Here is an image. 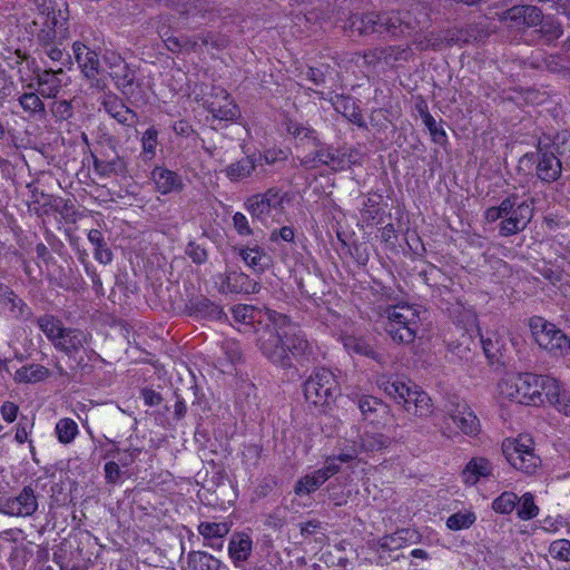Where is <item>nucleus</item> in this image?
I'll return each mask as SVG.
<instances>
[{"label":"nucleus","instance_id":"obj_15","mask_svg":"<svg viewBox=\"0 0 570 570\" xmlns=\"http://www.w3.org/2000/svg\"><path fill=\"white\" fill-rule=\"evenodd\" d=\"M415 28L410 12L391 11L381 13L382 35L410 36Z\"/></svg>","mask_w":570,"mask_h":570},{"label":"nucleus","instance_id":"obj_55","mask_svg":"<svg viewBox=\"0 0 570 570\" xmlns=\"http://www.w3.org/2000/svg\"><path fill=\"white\" fill-rule=\"evenodd\" d=\"M409 530H400L391 535H386L381 541V547L389 550H396L401 548L406 541Z\"/></svg>","mask_w":570,"mask_h":570},{"label":"nucleus","instance_id":"obj_23","mask_svg":"<svg viewBox=\"0 0 570 570\" xmlns=\"http://www.w3.org/2000/svg\"><path fill=\"white\" fill-rule=\"evenodd\" d=\"M348 22L351 30L353 32L356 31L360 36L382 35L381 13L353 14L350 17Z\"/></svg>","mask_w":570,"mask_h":570},{"label":"nucleus","instance_id":"obj_30","mask_svg":"<svg viewBox=\"0 0 570 570\" xmlns=\"http://www.w3.org/2000/svg\"><path fill=\"white\" fill-rule=\"evenodd\" d=\"M255 168L256 159L253 156H246L228 165L225 168V174L232 181H239L249 177Z\"/></svg>","mask_w":570,"mask_h":570},{"label":"nucleus","instance_id":"obj_61","mask_svg":"<svg viewBox=\"0 0 570 570\" xmlns=\"http://www.w3.org/2000/svg\"><path fill=\"white\" fill-rule=\"evenodd\" d=\"M158 33L164 39L165 45L169 51L178 52L184 50L183 37L167 36L168 32H163L160 29H158Z\"/></svg>","mask_w":570,"mask_h":570},{"label":"nucleus","instance_id":"obj_37","mask_svg":"<svg viewBox=\"0 0 570 570\" xmlns=\"http://www.w3.org/2000/svg\"><path fill=\"white\" fill-rule=\"evenodd\" d=\"M358 407L365 420L374 422L375 414H389V407L382 401L373 396H362L358 401Z\"/></svg>","mask_w":570,"mask_h":570},{"label":"nucleus","instance_id":"obj_28","mask_svg":"<svg viewBox=\"0 0 570 570\" xmlns=\"http://www.w3.org/2000/svg\"><path fill=\"white\" fill-rule=\"evenodd\" d=\"M228 552L235 563L244 562L252 552V539L244 533H235L230 538Z\"/></svg>","mask_w":570,"mask_h":570},{"label":"nucleus","instance_id":"obj_2","mask_svg":"<svg viewBox=\"0 0 570 570\" xmlns=\"http://www.w3.org/2000/svg\"><path fill=\"white\" fill-rule=\"evenodd\" d=\"M518 196L511 195L504 198L499 206L490 207L484 213L487 223H494L500 218L499 233L509 237L524 230L533 217V198H528L517 204Z\"/></svg>","mask_w":570,"mask_h":570},{"label":"nucleus","instance_id":"obj_25","mask_svg":"<svg viewBox=\"0 0 570 570\" xmlns=\"http://www.w3.org/2000/svg\"><path fill=\"white\" fill-rule=\"evenodd\" d=\"M491 462L483 458H472L465 465L462 476L466 484L474 485L481 478H488L492 474Z\"/></svg>","mask_w":570,"mask_h":570},{"label":"nucleus","instance_id":"obj_52","mask_svg":"<svg viewBox=\"0 0 570 570\" xmlns=\"http://www.w3.org/2000/svg\"><path fill=\"white\" fill-rule=\"evenodd\" d=\"M475 521L473 513H454L446 520V525L451 530H462L472 525Z\"/></svg>","mask_w":570,"mask_h":570},{"label":"nucleus","instance_id":"obj_35","mask_svg":"<svg viewBox=\"0 0 570 570\" xmlns=\"http://www.w3.org/2000/svg\"><path fill=\"white\" fill-rule=\"evenodd\" d=\"M88 240L95 246V258L101 264H109L112 261V253L107 246L99 229H90Z\"/></svg>","mask_w":570,"mask_h":570},{"label":"nucleus","instance_id":"obj_29","mask_svg":"<svg viewBox=\"0 0 570 570\" xmlns=\"http://www.w3.org/2000/svg\"><path fill=\"white\" fill-rule=\"evenodd\" d=\"M94 170L97 175L109 177L111 175H125L127 173V164L120 156H116L111 160H102L94 157Z\"/></svg>","mask_w":570,"mask_h":570},{"label":"nucleus","instance_id":"obj_9","mask_svg":"<svg viewBox=\"0 0 570 570\" xmlns=\"http://www.w3.org/2000/svg\"><path fill=\"white\" fill-rule=\"evenodd\" d=\"M72 50L81 72L90 81L91 87L104 90L107 83L101 75L98 53L78 41L73 43Z\"/></svg>","mask_w":570,"mask_h":570},{"label":"nucleus","instance_id":"obj_7","mask_svg":"<svg viewBox=\"0 0 570 570\" xmlns=\"http://www.w3.org/2000/svg\"><path fill=\"white\" fill-rule=\"evenodd\" d=\"M444 426L442 429V434L445 436H450L452 431L450 425L448 424V420H451L459 432L473 435L479 431V420L475 414L471 411L465 401L461 400L458 396H451L446 400L444 406Z\"/></svg>","mask_w":570,"mask_h":570},{"label":"nucleus","instance_id":"obj_47","mask_svg":"<svg viewBox=\"0 0 570 570\" xmlns=\"http://www.w3.org/2000/svg\"><path fill=\"white\" fill-rule=\"evenodd\" d=\"M540 381L542 385L539 387L540 396L547 399L549 403H552L554 399H557L563 389H561L559 382L548 375H540Z\"/></svg>","mask_w":570,"mask_h":570},{"label":"nucleus","instance_id":"obj_32","mask_svg":"<svg viewBox=\"0 0 570 570\" xmlns=\"http://www.w3.org/2000/svg\"><path fill=\"white\" fill-rule=\"evenodd\" d=\"M19 105L23 111L28 112L31 117L43 119L47 115L43 101L36 92H24L19 97Z\"/></svg>","mask_w":570,"mask_h":570},{"label":"nucleus","instance_id":"obj_19","mask_svg":"<svg viewBox=\"0 0 570 570\" xmlns=\"http://www.w3.org/2000/svg\"><path fill=\"white\" fill-rule=\"evenodd\" d=\"M102 107L120 125L132 126L138 119L137 114L128 108L116 95H106L102 100Z\"/></svg>","mask_w":570,"mask_h":570},{"label":"nucleus","instance_id":"obj_14","mask_svg":"<svg viewBox=\"0 0 570 570\" xmlns=\"http://www.w3.org/2000/svg\"><path fill=\"white\" fill-rule=\"evenodd\" d=\"M541 10L534 6H514L502 13L501 20L510 28L522 29L541 22Z\"/></svg>","mask_w":570,"mask_h":570},{"label":"nucleus","instance_id":"obj_41","mask_svg":"<svg viewBox=\"0 0 570 570\" xmlns=\"http://www.w3.org/2000/svg\"><path fill=\"white\" fill-rule=\"evenodd\" d=\"M158 146V130L155 127H149L141 137V153L140 157L144 161H150L156 156V148Z\"/></svg>","mask_w":570,"mask_h":570},{"label":"nucleus","instance_id":"obj_10","mask_svg":"<svg viewBox=\"0 0 570 570\" xmlns=\"http://www.w3.org/2000/svg\"><path fill=\"white\" fill-rule=\"evenodd\" d=\"M284 196L274 188L247 198L245 208L254 219L266 222L273 210L283 208Z\"/></svg>","mask_w":570,"mask_h":570},{"label":"nucleus","instance_id":"obj_53","mask_svg":"<svg viewBox=\"0 0 570 570\" xmlns=\"http://www.w3.org/2000/svg\"><path fill=\"white\" fill-rule=\"evenodd\" d=\"M197 38L202 42V46L205 47H213L215 49H223L226 48L228 45V39L224 35L216 33V32H207L198 35Z\"/></svg>","mask_w":570,"mask_h":570},{"label":"nucleus","instance_id":"obj_26","mask_svg":"<svg viewBox=\"0 0 570 570\" xmlns=\"http://www.w3.org/2000/svg\"><path fill=\"white\" fill-rule=\"evenodd\" d=\"M184 570H228V568L212 554L191 551L187 554Z\"/></svg>","mask_w":570,"mask_h":570},{"label":"nucleus","instance_id":"obj_54","mask_svg":"<svg viewBox=\"0 0 570 570\" xmlns=\"http://www.w3.org/2000/svg\"><path fill=\"white\" fill-rule=\"evenodd\" d=\"M51 112L58 120H68L73 116L71 101L58 100L51 105Z\"/></svg>","mask_w":570,"mask_h":570},{"label":"nucleus","instance_id":"obj_8","mask_svg":"<svg viewBox=\"0 0 570 570\" xmlns=\"http://www.w3.org/2000/svg\"><path fill=\"white\" fill-rule=\"evenodd\" d=\"M533 338L538 345L554 355H562L570 345L567 335L553 323L543 317L534 316L529 321Z\"/></svg>","mask_w":570,"mask_h":570},{"label":"nucleus","instance_id":"obj_13","mask_svg":"<svg viewBox=\"0 0 570 570\" xmlns=\"http://www.w3.org/2000/svg\"><path fill=\"white\" fill-rule=\"evenodd\" d=\"M314 149V153H309L303 155L302 157H297L301 166L308 169H314L317 168L320 165H326L334 170H340L345 167L346 163L344 159V155L341 154L338 150L331 147L325 148L322 142L320 147Z\"/></svg>","mask_w":570,"mask_h":570},{"label":"nucleus","instance_id":"obj_1","mask_svg":"<svg viewBox=\"0 0 570 570\" xmlns=\"http://www.w3.org/2000/svg\"><path fill=\"white\" fill-rule=\"evenodd\" d=\"M267 323L257 330L256 345L262 354L282 368L293 367V360L311 353L304 333L286 315L266 311Z\"/></svg>","mask_w":570,"mask_h":570},{"label":"nucleus","instance_id":"obj_31","mask_svg":"<svg viewBox=\"0 0 570 570\" xmlns=\"http://www.w3.org/2000/svg\"><path fill=\"white\" fill-rule=\"evenodd\" d=\"M336 111L341 112L351 122L364 127L363 116L351 97L337 96L333 102Z\"/></svg>","mask_w":570,"mask_h":570},{"label":"nucleus","instance_id":"obj_56","mask_svg":"<svg viewBox=\"0 0 570 570\" xmlns=\"http://www.w3.org/2000/svg\"><path fill=\"white\" fill-rule=\"evenodd\" d=\"M261 455L262 446L257 444L245 445L242 452L243 462L248 466H256L259 462Z\"/></svg>","mask_w":570,"mask_h":570},{"label":"nucleus","instance_id":"obj_12","mask_svg":"<svg viewBox=\"0 0 570 570\" xmlns=\"http://www.w3.org/2000/svg\"><path fill=\"white\" fill-rule=\"evenodd\" d=\"M69 38V29L67 20L61 17V14H57L52 12L48 14L43 27L37 35V41L39 46H48L52 45H63L65 41Z\"/></svg>","mask_w":570,"mask_h":570},{"label":"nucleus","instance_id":"obj_59","mask_svg":"<svg viewBox=\"0 0 570 570\" xmlns=\"http://www.w3.org/2000/svg\"><path fill=\"white\" fill-rule=\"evenodd\" d=\"M186 254L193 259L196 264H202L207 259V252L200 245L190 242L186 247Z\"/></svg>","mask_w":570,"mask_h":570},{"label":"nucleus","instance_id":"obj_62","mask_svg":"<svg viewBox=\"0 0 570 570\" xmlns=\"http://www.w3.org/2000/svg\"><path fill=\"white\" fill-rule=\"evenodd\" d=\"M560 413L570 416V395L562 391V393L551 403Z\"/></svg>","mask_w":570,"mask_h":570},{"label":"nucleus","instance_id":"obj_34","mask_svg":"<svg viewBox=\"0 0 570 570\" xmlns=\"http://www.w3.org/2000/svg\"><path fill=\"white\" fill-rule=\"evenodd\" d=\"M49 375L47 367L39 364H31L29 366H22L14 373V380L19 383H37Z\"/></svg>","mask_w":570,"mask_h":570},{"label":"nucleus","instance_id":"obj_57","mask_svg":"<svg viewBox=\"0 0 570 570\" xmlns=\"http://www.w3.org/2000/svg\"><path fill=\"white\" fill-rule=\"evenodd\" d=\"M40 48L52 61L62 62L65 59L69 58V56L65 53L63 45L50 43L48 46H41Z\"/></svg>","mask_w":570,"mask_h":570},{"label":"nucleus","instance_id":"obj_16","mask_svg":"<svg viewBox=\"0 0 570 570\" xmlns=\"http://www.w3.org/2000/svg\"><path fill=\"white\" fill-rule=\"evenodd\" d=\"M37 509V497L30 487H24L19 495L7 500L4 504L6 513L17 517H30Z\"/></svg>","mask_w":570,"mask_h":570},{"label":"nucleus","instance_id":"obj_3","mask_svg":"<svg viewBox=\"0 0 570 570\" xmlns=\"http://www.w3.org/2000/svg\"><path fill=\"white\" fill-rule=\"evenodd\" d=\"M37 325L52 345L69 356L86 350L91 343V334L76 327H65L61 320L53 315L37 318Z\"/></svg>","mask_w":570,"mask_h":570},{"label":"nucleus","instance_id":"obj_33","mask_svg":"<svg viewBox=\"0 0 570 570\" xmlns=\"http://www.w3.org/2000/svg\"><path fill=\"white\" fill-rule=\"evenodd\" d=\"M343 345L348 353L366 356L373 360H377V353L372 344L362 337L345 336L343 338Z\"/></svg>","mask_w":570,"mask_h":570},{"label":"nucleus","instance_id":"obj_24","mask_svg":"<svg viewBox=\"0 0 570 570\" xmlns=\"http://www.w3.org/2000/svg\"><path fill=\"white\" fill-rule=\"evenodd\" d=\"M286 130L294 137L297 146L306 148H317L321 146L316 131L301 122L288 120L286 122Z\"/></svg>","mask_w":570,"mask_h":570},{"label":"nucleus","instance_id":"obj_40","mask_svg":"<svg viewBox=\"0 0 570 570\" xmlns=\"http://www.w3.org/2000/svg\"><path fill=\"white\" fill-rule=\"evenodd\" d=\"M239 256L255 272L264 271L267 261V255L258 246L239 249Z\"/></svg>","mask_w":570,"mask_h":570},{"label":"nucleus","instance_id":"obj_51","mask_svg":"<svg viewBox=\"0 0 570 570\" xmlns=\"http://www.w3.org/2000/svg\"><path fill=\"white\" fill-rule=\"evenodd\" d=\"M549 553L553 559L560 561H570V541L567 539H559L551 542Z\"/></svg>","mask_w":570,"mask_h":570},{"label":"nucleus","instance_id":"obj_5","mask_svg":"<svg viewBox=\"0 0 570 570\" xmlns=\"http://www.w3.org/2000/svg\"><path fill=\"white\" fill-rule=\"evenodd\" d=\"M502 453L511 466L525 474L535 473L541 465V459L533 450V441L528 435L505 439L502 443Z\"/></svg>","mask_w":570,"mask_h":570},{"label":"nucleus","instance_id":"obj_39","mask_svg":"<svg viewBox=\"0 0 570 570\" xmlns=\"http://www.w3.org/2000/svg\"><path fill=\"white\" fill-rule=\"evenodd\" d=\"M324 483L325 480L323 479V475L320 474L318 471L316 470L311 474H306L299 480H297L294 487V492L297 495H306L312 492H315Z\"/></svg>","mask_w":570,"mask_h":570},{"label":"nucleus","instance_id":"obj_18","mask_svg":"<svg viewBox=\"0 0 570 570\" xmlns=\"http://www.w3.org/2000/svg\"><path fill=\"white\" fill-rule=\"evenodd\" d=\"M541 385L540 375L519 373V403L534 406L543 404V397L539 392Z\"/></svg>","mask_w":570,"mask_h":570},{"label":"nucleus","instance_id":"obj_45","mask_svg":"<svg viewBox=\"0 0 570 570\" xmlns=\"http://www.w3.org/2000/svg\"><path fill=\"white\" fill-rule=\"evenodd\" d=\"M110 76L114 78L116 86L124 92H127V89L132 86L135 80L134 72L124 62L115 66V70Z\"/></svg>","mask_w":570,"mask_h":570},{"label":"nucleus","instance_id":"obj_49","mask_svg":"<svg viewBox=\"0 0 570 570\" xmlns=\"http://www.w3.org/2000/svg\"><path fill=\"white\" fill-rule=\"evenodd\" d=\"M414 43L419 50H436L442 48L444 39L434 32H424L415 35Z\"/></svg>","mask_w":570,"mask_h":570},{"label":"nucleus","instance_id":"obj_4","mask_svg":"<svg viewBox=\"0 0 570 570\" xmlns=\"http://www.w3.org/2000/svg\"><path fill=\"white\" fill-rule=\"evenodd\" d=\"M384 330L393 342L411 344L414 342L419 326V311L409 304H397L385 309Z\"/></svg>","mask_w":570,"mask_h":570},{"label":"nucleus","instance_id":"obj_50","mask_svg":"<svg viewBox=\"0 0 570 570\" xmlns=\"http://www.w3.org/2000/svg\"><path fill=\"white\" fill-rule=\"evenodd\" d=\"M517 503L518 497L515 493L503 492L493 501L492 508L498 513H510L515 509Z\"/></svg>","mask_w":570,"mask_h":570},{"label":"nucleus","instance_id":"obj_38","mask_svg":"<svg viewBox=\"0 0 570 570\" xmlns=\"http://www.w3.org/2000/svg\"><path fill=\"white\" fill-rule=\"evenodd\" d=\"M208 110L214 118L220 120H233L238 116V109L236 105L229 100L227 95H224L223 104L215 101L210 102Z\"/></svg>","mask_w":570,"mask_h":570},{"label":"nucleus","instance_id":"obj_27","mask_svg":"<svg viewBox=\"0 0 570 570\" xmlns=\"http://www.w3.org/2000/svg\"><path fill=\"white\" fill-rule=\"evenodd\" d=\"M381 387L390 397H392L396 403L402 404L404 407L411 397L414 384L411 385L397 379H389L381 383Z\"/></svg>","mask_w":570,"mask_h":570},{"label":"nucleus","instance_id":"obj_44","mask_svg":"<svg viewBox=\"0 0 570 570\" xmlns=\"http://www.w3.org/2000/svg\"><path fill=\"white\" fill-rule=\"evenodd\" d=\"M539 23L540 28L538 29L537 32L540 35V38L543 43H552L553 41L559 39L563 33L561 24L553 19H541V22Z\"/></svg>","mask_w":570,"mask_h":570},{"label":"nucleus","instance_id":"obj_42","mask_svg":"<svg viewBox=\"0 0 570 570\" xmlns=\"http://www.w3.org/2000/svg\"><path fill=\"white\" fill-rule=\"evenodd\" d=\"M230 531V527L226 522H202L198 525V532L206 540H222Z\"/></svg>","mask_w":570,"mask_h":570},{"label":"nucleus","instance_id":"obj_11","mask_svg":"<svg viewBox=\"0 0 570 570\" xmlns=\"http://www.w3.org/2000/svg\"><path fill=\"white\" fill-rule=\"evenodd\" d=\"M176 10L180 18L191 20L195 26L217 17L214 6L208 0H177Z\"/></svg>","mask_w":570,"mask_h":570},{"label":"nucleus","instance_id":"obj_63","mask_svg":"<svg viewBox=\"0 0 570 570\" xmlns=\"http://www.w3.org/2000/svg\"><path fill=\"white\" fill-rule=\"evenodd\" d=\"M320 474L323 475L325 482L334 474L340 471V465L336 462L335 456H331L326 460L325 465L322 469L317 470Z\"/></svg>","mask_w":570,"mask_h":570},{"label":"nucleus","instance_id":"obj_17","mask_svg":"<svg viewBox=\"0 0 570 570\" xmlns=\"http://www.w3.org/2000/svg\"><path fill=\"white\" fill-rule=\"evenodd\" d=\"M562 164L559 157L551 151L540 149L538 151L535 173L544 183H553L561 176Z\"/></svg>","mask_w":570,"mask_h":570},{"label":"nucleus","instance_id":"obj_21","mask_svg":"<svg viewBox=\"0 0 570 570\" xmlns=\"http://www.w3.org/2000/svg\"><path fill=\"white\" fill-rule=\"evenodd\" d=\"M151 179L156 185L157 191L163 195L179 191L184 187L181 177L177 173L165 167H155L151 171Z\"/></svg>","mask_w":570,"mask_h":570},{"label":"nucleus","instance_id":"obj_20","mask_svg":"<svg viewBox=\"0 0 570 570\" xmlns=\"http://www.w3.org/2000/svg\"><path fill=\"white\" fill-rule=\"evenodd\" d=\"M66 73L62 68L48 69L37 75L39 92L45 98H53L62 88Z\"/></svg>","mask_w":570,"mask_h":570},{"label":"nucleus","instance_id":"obj_46","mask_svg":"<svg viewBox=\"0 0 570 570\" xmlns=\"http://www.w3.org/2000/svg\"><path fill=\"white\" fill-rule=\"evenodd\" d=\"M56 433L59 442L63 444L70 443L78 434V425L71 419H61L56 425Z\"/></svg>","mask_w":570,"mask_h":570},{"label":"nucleus","instance_id":"obj_64","mask_svg":"<svg viewBox=\"0 0 570 570\" xmlns=\"http://www.w3.org/2000/svg\"><path fill=\"white\" fill-rule=\"evenodd\" d=\"M19 407L13 402H4L1 405L0 412L6 422H13L17 419Z\"/></svg>","mask_w":570,"mask_h":570},{"label":"nucleus","instance_id":"obj_58","mask_svg":"<svg viewBox=\"0 0 570 570\" xmlns=\"http://www.w3.org/2000/svg\"><path fill=\"white\" fill-rule=\"evenodd\" d=\"M254 307L249 305H236L232 309L233 317L237 322L249 323L254 318Z\"/></svg>","mask_w":570,"mask_h":570},{"label":"nucleus","instance_id":"obj_22","mask_svg":"<svg viewBox=\"0 0 570 570\" xmlns=\"http://www.w3.org/2000/svg\"><path fill=\"white\" fill-rule=\"evenodd\" d=\"M404 410L417 417L425 419L433 414L434 406L428 393L422 391L419 386L414 385L411 397L404 406Z\"/></svg>","mask_w":570,"mask_h":570},{"label":"nucleus","instance_id":"obj_6","mask_svg":"<svg viewBox=\"0 0 570 570\" xmlns=\"http://www.w3.org/2000/svg\"><path fill=\"white\" fill-rule=\"evenodd\" d=\"M338 392V382L327 368L316 370L304 383L305 400L314 406L328 405Z\"/></svg>","mask_w":570,"mask_h":570},{"label":"nucleus","instance_id":"obj_48","mask_svg":"<svg viewBox=\"0 0 570 570\" xmlns=\"http://www.w3.org/2000/svg\"><path fill=\"white\" fill-rule=\"evenodd\" d=\"M519 507L517 514L521 520H530L538 515L539 508L534 503L533 495L531 493H524L520 499L518 498Z\"/></svg>","mask_w":570,"mask_h":570},{"label":"nucleus","instance_id":"obj_43","mask_svg":"<svg viewBox=\"0 0 570 570\" xmlns=\"http://www.w3.org/2000/svg\"><path fill=\"white\" fill-rule=\"evenodd\" d=\"M498 390L501 396L519 403V373L503 377L498 384Z\"/></svg>","mask_w":570,"mask_h":570},{"label":"nucleus","instance_id":"obj_36","mask_svg":"<svg viewBox=\"0 0 570 570\" xmlns=\"http://www.w3.org/2000/svg\"><path fill=\"white\" fill-rule=\"evenodd\" d=\"M391 444V439L383 433L366 431L361 436V449L365 452H379L387 449Z\"/></svg>","mask_w":570,"mask_h":570},{"label":"nucleus","instance_id":"obj_60","mask_svg":"<svg viewBox=\"0 0 570 570\" xmlns=\"http://www.w3.org/2000/svg\"><path fill=\"white\" fill-rule=\"evenodd\" d=\"M233 225L236 232L242 236H249L253 234L248 219L243 213H236L233 216Z\"/></svg>","mask_w":570,"mask_h":570}]
</instances>
